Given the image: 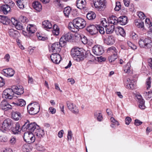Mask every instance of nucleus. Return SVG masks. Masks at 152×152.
<instances>
[{"mask_svg": "<svg viewBox=\"0 0 152 152\" xmlns=\"http://www.w3.org/2000/svg\"><path fill=\"white\" fill-rule=\"evenodd\" d=\"M71 55L74 60L78 61L83 60L87 57L86 55L94 58L91 53L86 54L85 50L83 48L76 47H74L71 49Z\"/></svg>", "mask_w": 152, "mask_h": 152, "instance_id": "nucleus-1", "label": "nucleus"}, {"mask_svg": "<svg viewBox=\"0 0 152 152\" xmlns=\"http://www.w3.org/2000/svg\"><path fill=\"white\" fill-rule=\"evenodd\" d=\"M73 27L75 28L77 30L83 28L86 26V23L83 18L78 17L73 20V23H71Z\"/></svg>", "mask_w": 152, "mask_h": 152, "instance_id": "nucleus-2", "label": "nucleus"}, {"mask_svg": "<svg viewBox=\"0 0 152 152\" xmlns=\"http://www.w3.org/2000/svg\"><path fill=\"white\" fill-rule=\"evenodd\" d=\"M138 43L140 48L146 49H150L152 46V42L149 38H145L144 39H140Z\"/></svg>", "mask_w": 152, "mask_h": 152, "instance_id": "nucleus-3", "label": "nucleus"}, {"mask_svg": "<svg viewBox=\"0 0 152 152\" xmlns=\"http://www.w3.org/2000/svg\"><path fill=\"white\" fill-rule=\"evenodd\" d=\"M13 124L12 121L11 119L7 118L5 119L1 124V130L3 132L8 131L12 126Z\"/></svg>", "mask_w": 152, "mask_h": 152, "instance_id": "nucleus-4", "label": "nucleus"}, {"mask_svg": "<svg viewBox=\"0 0 152 152\" xmlns=\"http://www.w3.org/2000/svg\"><path fill=\"white\" fill-rule=\"evenodd\" d=\"M60 40L59 42H56L52 44L50 50L54 53H58L61 50L62 47H64Z\"/></svg>", "mask_w": 152, "mask_h": 152, "instance_id": "nucleus-5", "label": "nucleus"}, {"mask_svg": "<svg viewBox=\"0 0 152 152\" xmlns=\"http://www.w3.org/2000/svg\"><path fill=\"white\" fill-rule=\"evenodd\" d=\"M90 1L93 2L95 8H98L99 10H103L106 7L104 0H90Z\"/></svg>", "mask_w": 152, "mask_h": 152, "instance_id": "nucleus-6", "label": "nucleus"}, {"mask_svg": "<svg viewBox=\"0 0 152 152\" xmlns=\"http://www.w3.org/2000/svg\"><path fill=\"white\" fill-rule=\"evenodd\" d=\"M73 35L71 32H68L65 34L60 39L61 43L63 45H65L66 42L72 39Z\"/></svg>", "mask_w": 152, "mask_h": 152, "instance_id": "nucleus-7", "label": "nucleus"}, {"mask_svg": "<svg viewBox=\"0 0 152 152\" xmlns=\"http://www.w3.org/2000/svg\"><path fill=\"white\" fill-rule=\"evenodd\" d=\"M14 94L13 89L8 88L6 89L3 93V97L9 99H11L13 97Z\"/></svg>", "mask_w": 152, "mask_h": 152, "instance_id": "nucleus-8", "label": "nucleus"}, {"mask_svg": "<svg viewBox=\"0 0 152 152\" xmlns=\"http://www.w3.org/2000/svg\"><path fill=\"white\" fill-rule=\"evenodd\" d=\"M97 25L90 24L88 26L86 29L87 31L92 35H95L97 33Z\"/></svg>", "mask_w": 152, "mask_h": 152, "instance_id": "nucleus-9", "label": "nucleus"}, {"mask_svg": "<svg viewBox=\"0 0 152 152\" xmlns=\"http://www.w3.org/2000/svg\"><path fill=\"white\" fill-rule=\"evenodd\" d=\"M92 51L94 54L96 56L101 55L104 52L103 49L102 47L99 45L94 46L92 48Z\"/></svg>", "mask_w": 152, "mask_h": 152, "instance_id": "nucleus-10", "label": "nucleus"}, {"mask_svg": "<svg viewBox=\"0 0 152 152\" xmlns=\"http://www.w3.org/2000/svg\"><path fill=\"white\" fill-rule=\"evenodd\" d=\"M58 53H54L50 56V58L52 61L56 64H58L61 60V56Z\"/></svg>", "mask_w": 152, "mask_h": 152, "instance_id": "nucleus-11", "label": "nucleus"}, {"mask_svg": "<svg viewBox=\"0 0 152 152\" xmlns=\"http://www.w3.org/2000/svg\"><path fill=\"white\" fill-rule=\"evenodd\" d=\"M11 21L17 29L21 30L23 28L22 24L20 21H18L15 18H12Z\"/></svg>", "mask_w": 152, "mask_h": 152, "instance_id": "nucleus-12", "label": "nucleus"}, {"mask_svg": "<svg viewBox=\"0 0 152 152\" xmlns=\"http://www.w3.org/2000/svg\"><path fill=\"white\" fill-rule=\"evenodd\" d=\"M39 128V126L35 122L29 123V135L32 134L33 135V134H34L37 129Z\"/></svg>", "mask_w": 152, "mask_h": 152, "instance_id": "nucleus-13", "label": "nucleus"}, {"mask_svg": "<svg viewBox=\"0 0 152 152\" xmlns=\"http://www.w3.org/2000/svg\"><path fill=\"white\" fill-rule=\"evenodd\" d=\"M12 88L13 89L14 94L17 95H21L24 92L22 86H14L12 87Z\"/></svg>", "mask_w": 152, "mask_h": 152, "instance_id": "nucleus-14", "label": "nucleus"}, {"mask_svg": "<svg viewBox=\"0 0 152 152\" xmlns=\"http://www.w3.org/2000/svg\"><path fill=\"white\" fill-rule=\"evenodd\" d=\"M86 2L85 0H77L76 6L77 8L83 9L86 7Z\"/></svg>", "mask_w": 152, "mask_h": 152, "instance_id": "nucleus-15", "label": "nucleus"}, {"mask_svg": "<svg viewBox=\"0 0 152 152\" xmlns=\"http://www.w3.org/2000/svg\"><path fill=\"white\" fill-rule=\"evenodd\" d=\"M42 27L46 30L52 28V25L48 20H45L42 22Z\"/></svg>", "mask_w": 152, "mask_h": 152, "instance_id": "nucleus-16", "label": "nucleus"}, {"mask_svg": "<svg viewBox=\"0 0 152 152\" xmlns=\"http://www.w3.org/2000/svg\"><path fill=\"white\" fill-rule=\"evenodd\" d=\"M3 72L5 74V75L9 77L13 76L14 74V70L10 68L4 69Z\"/></svg>", "mask_w": 152, "mask_h": 152, "instance_id": "nucleus-17", "label": "nucleus"}, {"mask_svg": "<svg viewBox=\"0 0 152 152\" xmlns=\"http://www.w3.org/2000/svg\"><path fill=\"white\" fill-rule=\"evenodd\" d=\"M128 18L127 17L124 16H121L118 18L117 20L118 23L121 25H124L126 24L127 23Z\"/></svg>", "mask_w": 152, "mask_h": 152, "instance_id": "nucleus-18", "label": "nucleus"}, {"mask_svg": "<svg viewBox=\"0 0 152 152\" xmlns=\"http://www.w3.org/2000/svg\"><path fill=\"white\" fill-rule=\"evenodd\" d=\"M0 22L4 24H8L10 22V19L6 16L0 15Z\"/></svg>", "mask_w": 152, "mask_h": 152, "instance_id": "nucleus-19", "label": "nucleus"}, {"mask_svg": "<svg viewBox=\"0 0 152 152\" xmlns=\"http://www.w3.org/2000/svg\"><path fill=\"white\" fill-rule=\"evenodd\" d=\"M105 43L108 45H112L115 42V37L113 35L110 34L105 40Z\"/></svg>", "mask_w": 152, "mask_h": 152, "instance_id": "nucleus-20", "label": "nucleus"}, {"mask_svg": "<svg viewBox=\"0 0 152 152\" xmlns=\"http://www.w3.org/2000/svg\"><path fill=\"white\" fill-rule=\"evenodd\" d=\"M21 115L20 113L18 112H12L11 114V117L15 121H18L21 119Z\"/></svg>", "mask_w": 152, "mask_h": 152, "instance_id": "nucleus-21", "label": "nucleus"}, {"mask_svg": "<svg viewBox=\"0 0 152 152\" xmlns=\"http://www.w3.org/2000/svg\"><path fill=\"white\" fill-rule=\"evenodd\" d=\"M118 18L112 15L109 18L108 20L109 24L114 25H116L118 23Z\"/></svg>", "mask_w": 152, "mask_h": 152, "instance_id": "nucleus-22", "label": "nucleus"}, {"mask_svg": "<svg viewBox=\"0 0 152 152\" xmlns=\"http://www.w3.org/2000/svg\"><path fill=\"white\" fill-rule=\"evenodd\" d=\"M75 35V37H77L79 39H80L82 42L83 44H86L87 43V38L84 35L76 33Z\"/></svg>", "mask_w": 152, "mask_h": 152, "instance_id": "nucleus-23", "label": "nucleus"}, {"mask_svg": "<svg viewBox=\"0 0 152 152\" xmlns=\"http://www.w3.org/2000/svg\"><path fill=\"white\" fill-rule=\"evenodd\" d=\"M10 5V4H7L2 5L1 7V10L4 14H7L11 9L10 7L9 6Z\"/></svg>", "mask_w": 152, "mask_h": 152, "instance_id": "nucleus-24", "label": "nucleus"}, {"mask_svg": "<svg viewBox=\"0 0 152 152\" xmlns=\"http://www.w3.org/2000/svg\"><path fill=\"white\" fill-rule=\"evenodd\" d=\"M32 6L34 9L37 11L40 12L42 10V6L41 4L38 1L34 2Z\"/></svg>", "mask_w": 152, "mask_h": 152, "instance_id": "nucleus-25", "label": "nucleus"}, {"mask_svg": "<svg viewBox=\"0 0 152 152\" xmlns=\"http://www.w3.org/2000/svg\"><path fill=\"white\" fill-rule=\"evenodd\" d=\"M115 26L114 25L110 24L107 26L105 27L106 32L107 34H112L114 31Z\"/></svg>", "mask_w": 152, "mask_h": 152, "instance_id": "nucleus-26", "label": "nucleus"}, {"mask_svg": "<svg viewBox=\"0 0 152 152\" xmlns=\"http://www.w3.org/2000/svg\"><path fill=\"white\" fill-rule=\"evenodd\" d=\"M67 107L73 113L75 114L78 112V107L76 105H68Z\"/></svg>", "mask_w": 152, "mask_h": 152, "instance_id": "nucleus-27", "label": "nucleus"}, {"mask_svg": "<svg viewBox=\"0 0 152 152\" xmlns=\"http://www.w3.org/2000/svg\"><path fill=\"white\" fill-rule=\"evenodd\" d=\"M34 134L35 135H36L39 137H41L44 135V133L43 130L40 129L39 126V128L37 129L36 131L34 132Z\"/></svg>", "mask_w": 152, "mask_h": 152, "instance_id": "nucleus-28", "label": "nucleus"}, {"mask_svg": "<svg viewBox=\"0 0 152 152\" xmlns=\"http://www.w3.org/2000/svg\"><path fill=\"white\" fill-rule=\"evenodd\" d=\"M12 131L15 134H18L21 130V129L19 124L17 123L15 125V127L13 128L12 129Z\"/></svg>", "mask_w": 152, "mask_h": 152, "instance_id": "nucleus-29", "label": "nucleus"}, {"mask_svg": "<svg viewBox=\"0 0 152 152\" xmlns=\"http://www.w3.org/2000/svg\"><path fill=\"white\" fill-rule=\"evenodd\" d=\"M94 116L99 121H101L103 119L101 112L99 110H97L94 113Z\"/></svg>", "mask_w": 152, "mask_h": 152, "instance_id": "nucleus-30", "label": "nucleus"}, {"mask_svg": "<svg viewBox=\"0 0 152 152\" xmlns=\"http://www.w3.org/2000/svg\"><path fill=\"white\" fill-rule=\"evenodd\" d=\"M96 17V14L93 12H88L86 15V17L89 20H92L94 19Z\"/></svg>", "mask_w": 152, "mask_h": 152, "instance_id": "nucleus-31", "label": "nucleus"}, {"mask_svg": "<svg viewBox=\"0 0 152 152\" xmlns=\"http://www.w3.org/2000/svg\"><path fill=\"white\" fill-rule=\"evenodd\" d=\"M9 34L10 36L14 38H15L18 34V32L16 30H15L13 29H10L9 30Z\"/></svg>", "mask_w": 152, "mask_h": 152, "instance_id": "nucleus-32", "label": "nucleus"}, {"mask_svg": "<svg viewBox=\"0 0 152 152\" xmlns=\"http://www.w3.org/2000/svg\"><path fill=\"white\" fill-rule=\"evenodd\" d=\"M29 35L30 34H34L37 30L36 26L34 24H29Z\"/></svg>", "mask_w": 152, "mask_h": 152, "instance_id": "nucleus-33", "label": "nucleus"}, {"mask_svg": "<svg viewBox=\"0 0 152 152\" xmlns=\"http://www.w3.org/2000/svg\"><path fill=\"white\" fill-rule=\"evenodd\" d=\"M24 1L25 0H19L17 1V5L20 8L23 9L25 7L24 4Z\"/></svg>", "mask_w": 152, "mask_h": 152, "instance_id": "nucleus-34", "label": "nucleus"}, {"mask_svg": "<svg viewBox=\"0 0 152 152\" xmlns=\"http://www.w3.org/2000/svg\"><path fill=\"white\" fill-rule=\"evenodd\" d=\"M53 34L54 35H58L59 34V29L56 25H54L53 26Z\"/></svg>", "mask_w": 152, "mask_h": 152, "instance_id": "nucleus-35", "label": "nucleus"}, {"mask_svg": "<svg viewBox=\"0 0 152 152\" xmlns=\"http://www.w3.org/2000/svg\"><path fill=\"white\" fill-rule=\"evenodd\" d=\"M152 93V92L151 91H144L143 93V95L146 99H148L151 97Z\"/></svg>", "mask_w": 152, "mask_h": 152, "instance_id": "nucleus-36", "label": "nucleus"}, {"mask_svg": "<svg viewBox=\"0 0 152 152\" xmlns=\"http://www.w3.org/2000/svg\"><path fill=\"white\" fill-rule=\"evenodd\" d=\"M117 58V53H113L109 57L108 59L110 62H112L114 61Z\"/></svg>", "mask_w": 152, "mask_h": 152, "instance_id": "nucleus-37", "label": "nucleus"}, {"mask_svg": "<svg viewBox=\"0 0 152 152\" xmlns=\"http://www.w3.org/2000/svg\"><path fill=\"white\" fill-rule=\"evenodd\" d=\"M117 30L118 33V34L117 33L118 35L119 34L123 37H124L125 36L126 33L124 30L122 28L120 27L117 28Z\"/></svg>", "mask_w": 152, "mask_h": 152, "instance_id": "nucleus-38", "label": "nucleus"}, {"mask_svg": "<svg viewBox=\"0 0 152 152\" xmlns=\"http://www.w3.org/2000/svg\"><path fill=\"white\" fill-rule=\"evenodd\" d=\"M135 25L139 28H142L144 26V23L143 22L140 20L138 22L137 20H135Z\"/></svg>", "mask_w": 152, "mask_h": 152, "instance_id": "nucleus-39", "label": "nucleus"}, {"mask_svg": "<svg viewBox=\"0 0 152 152\" xmlns=\"http://www.w3.org/2000/svg\"><path fill=\"white\" fill-rule=\"evenodd\" d=\"M21 130L23 132H28V123L26 122L22 127Z\"/></svg>", "mask_w": 152, "mask_h": 152, "instance_id": "nucleus-40", "label": "nucleus"}, {"mask_svg": "<svg viewBox=\"0 0 152 152\" xmlns=\"http://www.w3.org/2000/svg\"><path fill=\"white\" fill-rule=\"evenodd\" d=\"M71 10V9L69 7H67L64 8L63 12L65 15L68 17Z\"/></svg>", "mask_w": 152, "mask_h": 152, "instance_id": "nucleus-41", "label": "nucleus"}, {"mask_svg": "<svg viewBox=\"0 0 152 152\" xmlns=\"http://www.w3.org/2000/svg\"><path fill=\"white\" fill-rule=\"evenodd\" d=\"M1 109L4 111L11 110L12 109L11 105H1Z\"/></svg>", "mask_w": 152, "mask_h": 152, "instance_id": "nucleus-42", "label": "nucleus"}, {"mask_svg": "<svg viewBox=\"0 0 152 152\" xmlns=\"http://www.w3.org/2000/svg\"><path fill=\"white\" fill-rule=\"evenodd\" d=\"M15 104H26L25 101L22 99H17L16 101V103L13 102Z\"/></svg>", "mask_w": 152, "mask_h": 152, "instance_id": "nucleus-43", "label": "nucleus"}, {"mask_svg": "<svg viewBox=\"0 0 152 152\" xmlns=\"http://www.w3.org/2000/svg\"><path fill=\"white\" fill-rule=\"evenodd\" d=\"M138 99L137 102L140 104H144V100L142 99L141 95H138L137 96Z\"/></svg>", "mask_w": 152, "mask_h": 152, "instance_id": "nucleus-44", "label": "nucleus"}, {"mask_svg": "<svg viewBox=\"0 0 152 152\" xmlns=\"http://www.w3.org/2000/svg\"><path fill=\"white\" fill-rule=\"evenodd\" d=\"M130 67L131 65L130 63L129 62L127 63L126 65L124 67V71L126 73L130 72Z\"/></svg>", "mask_w": 152, "mask_h": 152, "instance_id": "nucleus-45", "label": "nucleus"}, {"mask_svg": "<svg viewBox=\"0 0 152 152\" xmlns=\"http://www.w3.org/2000/svg\"><path fill=\"white\" fill-rule=\"evenodd\" d=\"M107 51L108 53L111 52L113 53H117L115 48L113 46L108 48L107 49Z\"/></svg>", "mask_w": 152, "mask_h": 152, "instance_id": "nucleus-46", "label": "nucleus"}, {"mask_svg": "<svg viewBox=\"0 0 152 152\" xmlns=\"http://www.w3.org/2000/svg\"><path fill=\"white\" fill-rule=\"evenodd\" d=\"M101 23L103 26L105 28L107 27V26L109 24V22L107 23V20L105 18L103 19L101 21Z\"/></svg>", "mask_w": 152, "mask_h": 152, "instance_id": "nucleus-47", "label": "nucleus"}, {"mask_svg": "<svg viewBox=\"0 0 152 152\" xmlns=\"http://www.w3.org/2000/svg\"><path fill=\"white\" fill-rule=\"evenodd\" d=\"M69 29L71 31H72L73 32H76L77 31H78V29L77 30L75 28L73 27V26L71 24V23H69L68 26Z\"/></svg>", "mask_w": 152, "mask_h": 152, "instance_id": "nucleus-48", "label": "nucleus"}, {"mask_svg": "<svg viewBox=\"0 0 152 152\" xmlns=\"http://www.w3.org/2000/svg\"><path fill=\"white\" fill-rule=\"evenodd\" d=\"M97 28L98 29L97 32L99 31L101 34H104V33L105 31L104 28L103 27L98 25V26L97 27Z\"/></svg>", "mask_w": 152, "mask_h": 152, "instance_id": "nucleus-49", "label": "nucleus"}, {"mask_svg": "<svg viewBox=\"0 0 152 152\" xmlns=\"http://www.w3.org/2000/svg\"><path fill=\"white\" fill-rule=\"evenodd\" d=\"M19 19L20 21L23 23L27 22L28 21V19L26 17L23 16H20Z\"/></svg>", "mask_w": 152, "mask_h": 152, "instance_id": "nucleus-50", "label": "nucleus"}, {"mask_svg": "<svg viewBox=\"0 0 152 152\" xmlns=\"http://www.w3.org/2000/svg\"><path fill=\"white\" fill-rule=\"evenodd\" d=\"M23 137L24 141L27 142V140H28V132H24Z\"/></svg>", "mask_w": 152, "mask_h": 152, "instance_id": "nucleus-51", "label": "nucleus"}, {"mask_svg": "<svg viewBox=\"0 0 152 152\" xmlns=\"http://www.w3.org/2000/svg\"><path fill=\"white\" fill-rule=\"evenodd\" d=\"M22 151L24 152H28V144H24L22 147Z\"/></svg>", "mask_w": 152, "mask_h": 152, "instance_id": "nucleus-52", "label": "nucleus"}, {"mask_svg": "<svg viewBox=\"0 0 152 152\" xmlns=\"http://www.w3.org/2000/svg\"><path fill=\"white\" fill-rule=\"evenodd\" d=\"M137 15L141 19H144L146 17L143 12H137Z\"/></svg>", "mask_w": 152, "mask_h": 152, "instance_id": "nucleus-53", "label": "nucleus"}, {"mask_svg": "<svg viewBox=\"0 0 152 152\" xmlns=\"http://www.w3.org/2000/svg\"><path fill=\"white\" fill-rule=\"evenodd\" d=\"M34 108H30L29 110V114L31 115H34L36 114L38 112L36 111Z\"/></svg>", "mask_w": 152, "mask_h": 152, "instance_id": "nucleus-54", "label": "nucleus"}, {"mask_svg": "<svg viewBox=\"0 0 152 152\" xmlns=\"http://www.w3.org/2000/svg\"><path fill=\"white\" fill-rule=\"evenodd\" d=\"M4 2L6 3L9 4L11 7H13L15 5V3L11 1V0H4Z\"/></svg>", "mask_w": 152, "mask_h": 152, "instance_id": "nucleus-55", "label": "nucleus"}, {"mask_svg": "<svg viewBox=\"0 0 152 152\" xmlns=\"http://www.w3.org/2000/svg\"><path fill=\"white\" fill-rule=\"evenodd\" d=\"M151 77H148L146 80V83L148 86L147 87V89L148 90L149 88H150L151 87Z\"/></svg>", "mask_w": 152, "mask_h": 152, "instance_id": "nucleus-56", "label": "nucleus"}, {"mask_svg": "<svg viewBox=\"0 0 152 152\" xmlns=\"http://www.w3.org/2000/svg\"><path fill=\"white\" fill-rule=\"evenodd\" d=\"M29 137H30V143H32L34 142L35 140V137L34 134H33V135H32V134L29 135Z\"/></svg>", "mask_w": 152, "mask_h": 152, "instance_id": "nucleus-57", "label": "nucleus"}, {"mask_svg": "<svg viewBox=\"0 0 152 152\" xmlns=\"http://www.w3.org/2000/svg\"><path fill=\"white\" fill-rule=\"evenodd\" d=\"M10 143L12 144H14L16 142V139L15 137L12 136L10 140Z\"/></svg>", "mask_w": 152, "mask_h": 152, "instance_id": "nucleus-58", "label": "nucleus"}, {"mask_svg": "<svg viewBox=\"0 0 152 152\" xmlns=\"http://www.w3.org/2000/svg\"><path fill=\"white\" fill-rule=\"evenodd\" d=\"M132 119L131 118L129 117H127L125 119V124L127 125L129 124L131 122Z\"/></svg>", "mask_w": 152, "mask_h": 152, "instance_id": "nucleus-59", "label": "nucleus"}, {"mask_svg": "<svg viewBox=\"0 0 152 152\" xmlns=\"http://www.w3.org/2000/svg\"><path fill=\"white\" fill-rule=\"evenodd\" d=\"M130 83L131 89H133L136 87V83L134 82V80H132Z\"/></svg>", "mask_w": 152, "mask_h": 152, "instance_id": "nucleus-60", "label": "nucleus"}, {"mask_svg": "<svg viewBox=\"0 0 152 152\" xmlns=\"http://www.w3.org/2000/svg\"><path fill=\"white\" fill-rule=\"evenodd\" d=\"M72 136V132L71 131H69L67 136L68 140H71Z\"/></svg>", "mask_w": 152, "mask_h": 152, "instance_id": "nucleus-61", "label": "nucleus"}, {"mask_svg": "<svg viewBox=\"0 0 152 152\" xmlns=\"http://www.w3.org/2000/svg\"><path fill=\"white\" fill-rule=\"evenodd\" d=\"M5 84L4 80L1 77H0V87H2Z\"/></svg>", "mask_w": 152, "mask_h": 152, "instance_id": "nucleus-62", "label": "nucleus"}, {"mask_svg": "<svg viewBox=\"0 0 152 152\" xmlns=\"http://www.w3.org/2000/svg\"><path fill=\"white\" fill-rule=\"evenodd\" d=\"M37 149L39 151H43L45 150L44 147L42 145H39L37 146Z\"/></svg>", "mask_w": 152, "mask_h": 152, "instance_id": "nucleus-63", "label": "nucleus"}, {"mask_svg": "<svg viewBox=\"0 0 152 152\" xmlns=\"http://www.w3.org/2000/svg\"><path fill=\"white\" fill-rule=\"evenodd\" d=\"M142 124V122L138 119L135 120L134 124L136 126H139Z\"/></svg>", "mask_w": 152, "mask_h": 152, "instance_id": "nucleus-64", "label": "nucleus"}]
</instances>
